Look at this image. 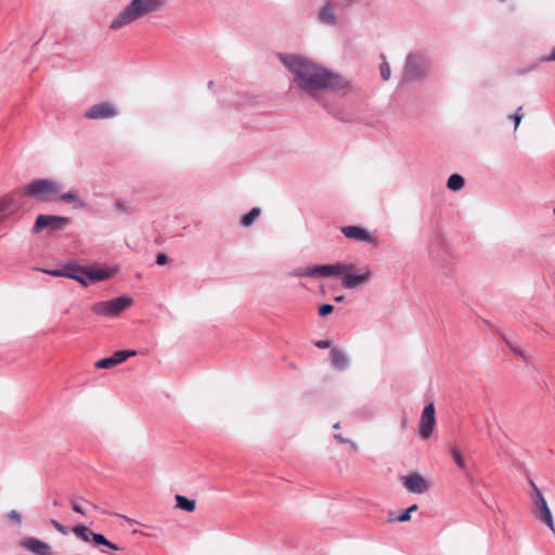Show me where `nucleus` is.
I'll list each match as a JSON object with an SVG mask.
<instances>
[{"label": "nucleus", "mask_w": 555, "mask_h": 555, "mask_svg": "<svg viewBox=\"0 0 555 555\" xmlns=\"http://www.w3.org/2000/svg\"><path fill=\"white\" fill-rule=\"evenodd\" d=\"M279 59L291 74V87L312 99L350 88L348 80L305 55L280 53Z\"/></svg>", "instance_id": "f257e3e1"}, {"label": "nucleus", "mask_w": 555, "mask_h": 555, "mask_svg": "<svg viewBox=\"0 0 555 555\" xmlns=\"http://www.w3.org/2000/svg\"><path fill=\"white\" fill-rule=\"evenodd\" d=\"M163 0H131L111 22V30H119L149 14L159 11Z\"/></svg>", "instance_id": "f03ea898"}, {"label": "nucleus", "mask_w": 555, "mask_h": 555, "mask_svg": "<svg viewBox=\"0 0 555 555\" xmlns=\"http://www.w3.org/2000/svg\"><path fill=\"white\" fill-rule=\"evenodd\" d=\"M62 186L60 183L48 179H36L16 189L20 197H29L37 202H51L57 197Z\"/></svg>", "instance_id": "7ed1b4c3"}, {"label": "nucleus", "mask_w": 555, "mask_h": 555, "mask_svg": "<svg viewBox=\"0 0 555 555\" xmlns=\"http://www.w3.org/2000/svg\"><path fill=\"white\" fill-rule=\"evenodd\" d=\"M352 269H353L352 263L336 262V263H332V264H320V266H309L306 268H298L292 273V275L293 276H309V278H315V276L330 278V276L339 275L344 272L351 271Z\"/></svg>", "instance_id": "20e7f679"}, {"label": "nucleus", "mask_w": 555, "mask_h": 555, "mask_svg": "<svg viewBox=\"0 0 555 555\" xmlns=\"http://www.w3.org/2000/svg\"><path fill=\"white\" fill-rule=\"evenodd\" d=\"M430 69L429 60L422 54H409L402 74V80L412 82L424 78Z\"/></svg>", "instance_id": "39448f33"}, {"label": "nucleus", "mask_w": 555, "mask_h": 555, "mask_svg": "<svg viewBox=\"0 0 555 555\" xmlns=\"http://www.w3.org/2000/svg\"><path fill=\"white\" fill-rule=\"evenodd\" d=\"M132 304L131 298L120 296L107 301H98L91 307V311L96 315L116 317Z\"/></svg>", "instance_id": "423d86ee"}, {"label": "nucleus", "mask_w": 555, "mask_h": 555, "mask_svg": "<svg viewBox=\"0 0 555 555\" xmlns=\"http://www.w3.org/2000/svg\"><path fill=\"white\" fill-rule=\"evenodd\" d=\"M17 196L16 190L0 196V222L16 215L24 207V202Z\"/></svg>", "instance_id": "0eeeda50"}, {"label": "nucleus", "mask_w": 555, "mask_h": 555, "mask_svg": "<svg viewBox=\"0 0 555 555\" xmlns=\"http://www.w3.org/2000/svg\"><path fill=\"white\" fill-rule=\"evenodd\" d=\"M534 489L533 501V514L534 516L544 522L551 530L555 531L554 521L552 517V513L548 508V505L542 494V492L532 483Z\"/></svg>", "instance_id": "6e6552de"}, {"label": "nucleus", "mask_w": 555, "mask_h": 555, "mask_svg": "<svg viewBox=\"0 0 555 555\" xmlns=\"http://www.w3.org/2000/svg\"><path fill=\"white\" fill-rule=\"evenodd\" d=\"M344 273L341 285L347 289L360 288L367 284L373 278V272L369 267L360 268L356 273L350 271Z\"/></svg>", "instance_id": "1a4fd4ad"}, {"label": "nucleus", "mask_w": 555, "mask_h": 555, "mask_svg": "<svg viewBox=\"0 0 555 555\" xmlns=\"http://www.w3.org/2000/svg\"><path fill=\"white\" fill-rule=\"evenodd\" d=\"M69 224V218L62 216L51 215H39L33 227L34 233L41 232L44 228H51L52 230H61Z\"/></svg>", "instance_id": "9d476101"}, {"label": "nucleus", "mask_w": 555, "mask_h": 555, "mask_svg": "<svg viewBox=\"0 0 555 555\" xmlns=\"http://www.w3.org/2000/svg\"><path fill=\"white\" fill-rule=\"evenodd\" d=\"M118 115V109L111 102H101L92 105L88 111L85 112L83 116L87 119H111Z\"/></svg>", "instance_id": "9b49d317"}, {"label": "nucleus", "mask_w": 555, "mask_h": 555, "mask_svg": "<svg viewBox=\"0 0 555 555\" xmlns=\"http://www.w3.org/2000/svg\"><path fill=\"white\" fill-rule=\"evenodd\" d=\"M436 425L435 417V406L434 403H428L425 405L420 421V437L423 440L428 439L433 433Z\"/></svg>", "instance_id": "f8f14e48"}, {"label": "nucleus", "mask_w": 555, "mask_h": 555, "mask_svg": "<svg viewBox=\"0 0 555 555\" xmlns=\"http://www.w3.org/2000/svg\"><path fill=\"white\" fill-rule=\"evenodd\" d=\"M403 487L411 493H425L429 489V485L426 479L417 474L413 473L401 478Z\"/></svg>", "instance_id": "ddd939ff"}, {"label": "nucleus", "mask_w": 555, "mask_h": 555, "mask_svg": "<svg viewBox=\"0 0 555 555\" xmlns=\"http://www.w3.org/2000/svg\"><path fill=\"white\" fill-rule=\"evenodd\" d=\"M135 351H128V350H119L116 351L113 356L103 358L95 362L96 369H111L117 364L122 363L128 358L135 356Z\"/></svg>", "instance_id": "4468645a"}, {"label": "nucleus", "mask_w": 555, "mask_h": 555, "mask_svg": "<svg viewBox=\"0 0 555 555\" xmlns=\"http://www.w3.org/2000/svg\"><path fill=\"white\" fill-rule=\"evenodd\" d=\"M22 546L35 555H52L51 546L37 538H27L23 540Z\"/></svg>", "instance_id": "2eb2a0df"}, {"label": "nucleus", "mask_w": 555, "mask_h": 555, "mask_svg": "<svg viewBox=\"0 0 555 555\" xmlns=\"http://www.w3.org/2000/svg\"><path fill=\"white\" fill-rule=\"evenodd\" d=\"M341 233L350 240L357 241V242H366L371 243L373 241V237L371 234L363 228L358 225H346L341 228Z\"/></svg>", "instance_id": "dca6fc26"}, {"label": "nucleus", "mask_w": 555, "mask_h": 555, "mask_svg": "<svg viewBox=\"0 0 555 555\" xmlns=\"http://www.w3.org/2000/svg\"><path fill=\"white\" fill-rule=\"evenodd\" d=\"M66 278L75 280L83 286H87V267L79 266L76 262L66 263Z\"/></svg>", "instance_id": "f3484780"}, {"label": "nucleus", "mask_w": 555, "mask_h": 555, "mask_svg": "<svg viewBox=\"0 0 555 555\" xmlns=\"http://www.w3.org/2000/svg\"><path fill=\"white\" fill-rule=\"evenodd\" d=\"M331 363L334 369L344 371L347 369L349 361L347 354L344 351L337 348H333L331 350Z\"/></svg>", "instance_id": "a211bd4d"}, {"label": "nucleus", "mask_w": 555, "mask_h": 555, "mask_svg": "<svg viewBox=\"0 0 555 555\" xmlns=\"http://www.w3.org/2000/svg\"><path fill=\"white\" fill-rule=\"evenodd\" d=\"M319 21L326 25L336 24L337 21L334 12V3L332 1L322 7L319 13Z\"/></svg>", "instance_id": "6ab92c4d"}, {"label": "nucleus", "mask_w": 555, "mask_h": 555, "mask_svg": "<svg viewBox=\"0 0 555 555\" xmlns=\"http://www.w3.org/2000/svg\"><path fill=\"white\" fill-rule=\"evenodd\" d=\"M113 274V270L108 268H88L87 267V281H104Z\"/></svg>", "instance_id": "aec40b11"}, {"label": "nucleus", "mask_w": 555, "mask_h": 555, "mask_svg": "<svg viewBox=\"0 0 555 555\" xmlns=\"http://www.w3.org/2000/svg\"><path fill=\"white\" fill-rule=\"evenodd\" d=\"M57 197L64 203H75V208H83L85 204L79 199L77 192L69 191L64 194L57 195Z\"/></svg>", "instance_id": "412c9836"}, {"label": "nucleus", "mask_w": 555, "mask_h": 555, "mask_svg": "<svg viewBox=\"0 0 555 555\" xmlns=\"http://www.w3.org/2000/svg\"><path fill=\"white\" fill-rule=\"evenodd\" d=\"M177 507L186 512H193L195 509V501L190 500L181 494L176 495Z\"/></svg>", "instance_id": "4be33fe9"}, {"label": "nucleus", "mask_w": 555, "mask_h": 555, "mask_svg": "<svg viewBox=\"0 0 555 555\" xmlns=\"http://www.w3.org/2000/svg\"><path fill=\"white\" fill-rule=\"evenodd\" d=\"M450 453L457 467L465 470L467 468V464L461 450L456 446H452Z\"/></svg>", "instance_id": "5701e85b"}, {"label": "nucleus", "mask_w": 555, "mask_h": 555, "mask_svg": "<svg viewBox=\"0 0 555 555\" xmlns=\"http://www.w3.org/2000/svg\"><path fill=\"white\" fill-rule=\"evenodd\" d=\"M91 539H92V541H93V543L95 545H103V546H106V547H108V548H111L113 551H118L119 550V547L116 544H114L109 540H107L105 538V535L102 534V533L93 532Z\"/></svg>", "instance_id": "b1692460"}, {"label": "nucleus", "mask_w": 555, "mask_h": 555, "mask_svg": "<svg viewBox=\"0 0 555 555\" xmlns=\"http://www.w3.org/2000/svg\"><path fill=\"white\" fill-rule=\"evenodd\" d=\"M72 531L76 534L77 538L82 540L83 542H89L93 531L83 525L75 526Z\"/></svg>", "instance_id": "393cba45"}, {"label": "nucleus", "mask_w": 555, "mask_h": 555, "mask_svg": "<svg viewBox=\"0 0 555 555\" xmlns=\"http://www.w3.org/2000/svg\"><path fill=\"white\" fill-rule=\"evenodd\" d=\"M464 178L457 173H453L449 177L447 186L452 191H459L464 188Z\"/></svg>", "instance_id": "a878e982"}, {"label": "nucleus", "mask_w": 555, "mask_h": 555, "mask_svg": "<svg viewBox=\"0 0 555 555\" xmlns=\"http://www.w3.org/2000/svg\"><path fill=\"white\" fill-rule=\"evenodd\" d=\"M261 210L260 208L258 207H255L253 208L251 210H249V212H247L246 215H244L241 219V224L243 227H249L260 215Z\"/></svg>", "instance_id": "bb28decb"}, {"label": "nucleus", "mask_w": 555, "mask_h": 555, "mask_svg": "<svg viewBox=\"0 0 555 555\" xmlns=\"http://www.w3.org/2000/svg\"><path fill=\"white\" fill-rule=\"evenodd\" d=\"M69 502H70V506H72L73 511L78 514H81V515H87V511L82 507L81 502H85L86 504L92 506L93 508L96 507L95 505H93L90 502L85 501L80 498H72L69 500Z\"/></svg>", "instance_id": "cd10ccee"}, {"label": "nucleus", "mask_w": 555, "mask_h": 555, "mask_svg": "<svg viewBox=\"0 0 555 555\" xmlns=\"http://www.w3.org/2000/svg\"><path fill=\"white\" fill-rule=\"evenodd\" d=\"M383 57V62L379 66V69H380V76L384 80H388L390 78V74H391V70H390V65L389 63L386 61V57L385 55H382Z\"/></svg>", "instance_id": "c85d7f7f"}, {"label": "nucleus", "mask_w": 555, "mask_h": 555, "mask_svg": "<svg viewBox=\"0 0 555 555\" xmlns=\"http://www.w3.org/2000/svg\"><path fill=\"white\" fill-rule=\"evenodd\" d=\"M417 509V505L413 504L406 508L401 515L395 518L396 521L404 522L411 519V513Z\"/></svg>", "instance_id": "c756f323"}, {"label": "nucleus", "mask_w": 555, "mask_h": 555, "mask_svg": "<svg viewBox=\"0 0 555 555\" xmlns=\"http://www.w3.org/2000/svg\"><path fill=\"white\" fill-rule=\"evenodd\" d=\"M43 272L55 278H66V264L63 267V269L43 270Z\"/></svg>", "instance_id": "7c9ffc66"}, {"label": "nucleus", "mask_w": 555, "mask_h": 555, "mask_svg": "<svg viewBox=\"0 0 555 555\" xmlns=\"http://www.w3.org/2000/svg\"><path fill=\"white\" fill-rule=\"evenodd\" d=\"M51 524L60 533H62V534H68L69 533V529L66 526H64L61 522H59L57 520L51 519Z\"/></svg>", "instance_id": "2f4dec72"}, {"label": "nucleus", "mask_w": 555, "mask_h": 555, "mask_svg": "<svg viewBox=\"0 0 555 555\" xmlns=\"http://www.w3.org/2000/svg\"><path fill=\"white\" fill-rule=\"evenodd\" d=\"M333 310H334V308H333V306H332V305H330V304H324V305L320 306V308H319V314H320L321 317H326V315H328L330 313H332V312H333Z\"/></svg>", "instance_id": "473e14b6"}, {"label": "nucleus", "mask_w": 555, "mask_h": 555, "mask_svg": "<svg viewBox=\"0 0 555 555\" xmlns=\"http://www.w3.org/2000/svg\"><path fill=\"white\" fill-rule=\"evenodd\" d=\"M9 517L14 520L15 522L20 524L22 518H21V514L16 511H11L9 513Z\"/></svg>", "instance_id": "72a5a7b5"}, {"label": "nucleus", "mask_w": 555, "mask_h": 555, "mask_svg": "<svg viewBox=\"0 0 555 555\" xmlns=\"http://www.w3.org/2000/svg\"><path fill=\"white\" fill-rule=\"evenodd\" d=\"M315 346L320 349H325V348H330L331 347V341L330 340H318L315 343Z\"/></svg>", "instance_id": "f704fd0d"}, {"label": "nucleus", "mask_w": 555, "mask_h": 555, "mask_svg": "<svg viewBox=\"0 0 555 555\" xmlns=\"http://www.w3.org/2000/svg\"><path fill=\"white\" fill-rule=\"evenodd\" d=\"M168 261V257L165 254H159L156 257V263L162 266L165 264Z\"/></svg>", "instance_id": "c9c22d12"}, {"label": "nucleus", "mask_w": 555, "mask_h": 555, "mask_svg": "<svg viewBox=\"0 0 555 555\" xmlns=\"http://www.w3.org/2000/svg\"><path fill=\"white\" fill-rule=\"evenodd\" d=\"M511 118L515 121V129L519 126L522 115H512Z\"/></svg>", "instance_id": "e433bc0d"}, {"label": "nucleus", "mask_w": 555, "mask_h": 555, "mask_svg": "<svg viewBox=\"0 0 555 555\" xmlns=\"http://www.w3.org/2000/svg\"><path fill=\"white\" fill-rule=\"evenodd\" d=\"M334 438L336 441H338L339 443H348L350 442L348 439H345L341 435L339 434H336L334 435Z\"/></svg>", "instance_id": "4c0bfd02"}, {"label": "nucleus", "mask_w": 555, "mask_h": 555, "mask_svg": "<svg viewBox=\"0 0 555 555\" xmlns=\"http://www.w3.org/2000/svg\"><path fill=\"white\" fill-rule=\"evenodd\" d=\"M513 352H514L517 357H519V358H524V354H522V352H521L519 349H517V348H513Z\"/></svg>", "instance_id": "58836bf2"}, {"label": "nucleus", "mask_w": 555, "mask_h": 555, "mask_svg": "<svg viewBox=\"0 0 555 555\" xmlns=\"http://www.w3.org/2000/svg\"><path fill=\"white\" fill-rule=\"evenodd\" d=\"M547 61H555V47L553 48L550 56L547 57Z\"/></svg>", "instance_id": "ea45409f"}, {"label": "nucleus", "mask_w": 555, "mask_h": 555, "mask_svg": "<svg viewBox=\"0 0 555 555\" xmlns=\"http://www.w3.org/2000/svg\"><path fill=\"white\" fill-rule=\"evenodd\" d=\"M122 517H124V519H125L128 524H134V522H135V520H134V519H131V518H129V517H127V516H122Z\"/></svg>", "instance_id": "a19ab883"}, {"label": "nucleus", "mask_w": 555, "mask_h": 555, "mask_svg": "<svg viewBox=\"0 0 555 555\" xmlns=\"http://www.w3.org/2000/svg\"><path fill=\"white\" fill-rule=\"evenodd\" d=\"M344 299H345V297H344V296H337V297H335V301H337V302H341Z\"/></svg>", "instance_id": "79ce46f5"}, {"label": "nucleus", "mask_w": 555, "mask_h": 555, "mask_svg": "<svg viewBox=\"0 0 555 555\" xmlns=\"http://www.w3.org/2000/svg\"><path fill=\"white\" fill-rule=\"evenodd\" d=\"M521 108H522V107H521V106H519V107H518V109H517V112H516L514 115H522V114L520 113Z\"/></svg>", "instance_id": "37998d69"}, {"label": "nucleus", "mask_w": 555, "mask_h": 555, "mask_svg": "<svg viewBox=\"0 0 555 555\" xmlns=\"http://www.w3.org/2000/svg\"><path fill=\"white\" fill-rule=\"evenodd\" d=\"M335 429L339 427V423H336L334 426H333Z\"/></svg>", "instance_id": "c03bdc74"}, {"label": "nucleus", "mask_w": 555, "mask_h": 555, "mask_svg": "<svg viewBox=\"0 0 555 555\" xmlns=\"http://www.w3.org/2000/svg\"><path fill=\"white\" fill-rule=\"evenodd\" d=\"M553 212L555 214V208H554V211H553Z\"/></svg>", "instance_id": "a18cd8bd"}, {"label": "nucleus", "mask_w": 555, "mask_h": 555, "mask_svg": "<svg viewBox=\"0 0 555 555\" xmlns=\"http://www.w3.org/2000/svg\"><path fill=\"white\" fill-rule=\"evenodd\" d=\"M107 555H114V554H107Z\"/></svg>", "instance_id": "49530a36"}]
</instances>
